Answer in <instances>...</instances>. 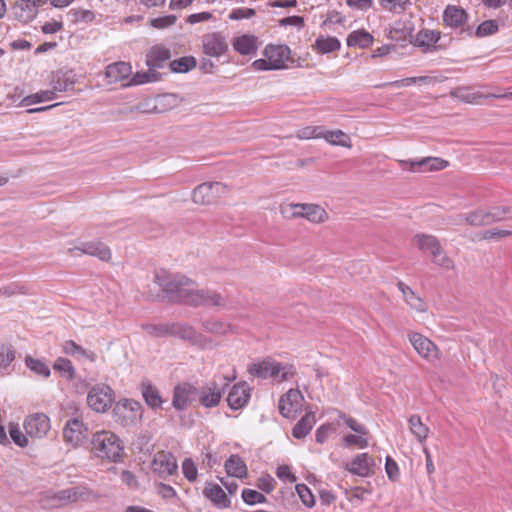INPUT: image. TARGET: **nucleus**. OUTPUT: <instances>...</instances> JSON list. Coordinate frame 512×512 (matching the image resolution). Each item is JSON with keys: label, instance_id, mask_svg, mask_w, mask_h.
I'll return each mask as SVG.
<instances>
[{"label": "nucleus", "instance_id": "nucleus-1", "mask_svg": "<svg viewBox=\"0 0 512 512\" xmlns=\"http://www.w3.org/2000/svg\"><path fill=\"white\" fill-rule=\"evenodd\" d=\"M154 282L160 287L164 298L170 303L189 305L196 282L183 274L161 270L155 274Z\"/></svg>", "mask_w": 512, "mask_h": 512}, {"label": "nucleus", "instance_id": "nucleus-2", "mask_svg": "<svg viewBox=\"0 0 512 512\" xmlns=\"http://www.w3.org/2000/svg\"><path fill=\"white\" fill-rule=\"evenodd\" d=\"M92 451L96 457L117 462L124 453L123 441L111 431H99L91 439Z\"/></svg>", "mask_w": 512, "mask_h": 512}, {"label": "nucleus", "instance_id": "nucleus-3", "mask_svg": "<svg viewBox=\"0 0 512 512\" xmlns=\"http://www.w3.org/2000/svg\"><path fill=\"white\" fill-rule=\"evenodd\" d=\"M236 376H221L214 378L205 386L197 389L199 404L205 408H213L219 405L222 395L230 383L235 380Z\"/></svg>", "mask_w": 512, "mask_h": 512}, {"label": "nucleus", "instance_id": "nucleus-4", "mask_svg": "<svg viewBox=\"0 0 512 512\" xmlns=\"http://www.w3.org/2000/svg\"><path fill=\"white\" fill-rule=\"evenodd\" d=\"M248 371L251 375L257 378H273L278 382L286 381L295 374V369L292 365H283L270 360L255 363L249 367Z\"/></svg>", "mask_w": 512, "mask_h": 512}, {"label": "nucleus", "instance_id": "nucleus-5", "mask_svg": "<svg viewBox=\"0 0 512 512\" xmlns=\"http://www.w3.org/2000/svg\"><path fill=\"white\" fill-rule=\"evenodd\" d=\"M229 191V187L222 182H204L193 189L192 200L198 205H213Z\"/></svg>", "mask_w": 512, "mask_h": 512}, {"label": "nucleus", "instance_id": "nucleus-6", "mask_svg": "<svg viewBox=\"0 0 512 512\" xmlns=\"http://www.w3.org/2000/svg\"><path fill=\"white\" fill-rule=\"evenodd\" d=\"M144 409L140 402L133 399H120L113 408L116 422L124 427L136 425L141 421Z\"/></svg>", "mask_w": 512, "mask_h": 512}, {"label": "nucleus", "instance_id": "nucleus-7", "mask_svg": "<svg viewBox=\"0 0 512 512\" xmlns=\"http://www.w3.org/2000/svg\"><path fill=\"white\" fill-rule=\"evenodd\" d=\"M114 401V390L105 383L95 384L87 394L88 406L97 413H104L109 410Z\"/></svg>", "mask_w": 512, "mask_h": 512}, {"label": "nucleus", "instance_id": "nucleus-8", "mask_svg": "<svg viewBox=\"0 0 512 512\" xmlns=\"http://www.w3.org/2000/svg\"><path fill=\"white\" fill-rule=\"evenodd\" d=\"M97 498V495L85 486H75L60 490L51 497L54 506H64L75 502H88Z\"/></svg>", "mask_w": 512, "mask_h": 512}, {"label": "nucleus", "instance_id": "nucleus-9", "mask_svg": "<svg viewBox=\"0 0 512 512\" xmlns=\"http://www.w3.org/2000/svg\"><path fill=\"white\" fill-rule=\"evenodd\" d=\"M189 305L194 307L205 306L223 309L227 306V297L215 290L197 289L196 286L189 301Z\"/></svg>", "mask_w": 512, "mask_h": 512}, {"label": "nucleus", "instance_id": "nucleus-10", "mask_svg": "<svg viewBox=\"0 0 512 512\" xmlns=\"http://www.w3.org/2000/svg\"><path fill=\"white\" fill-rule=\"evenodd\" d=\"M151 469L160 478L167 479L177 473V460L171 452L158 451L151 462Z\"/></svg>", "mask_w": 512, "mask_h": 512}, {"label": "nucleus", "instance_id": "nucleus-11", "mask_svg": "<svg viewBox=\"0 0 512 512\" xmlns=\"http://www.w3.org/2000/svg\"><path fill=\"white\" fill-rule=\"evenodd\" d=\"M408 338L415 351L423 359L432 362L440 358L438 347L426 336L412 332Z\"/></svg>", "mask_w": 512, "mask_h": 512}, {"label": "nucleus", "instance_id": "nucleus-12", "mask_svg": "<svg viewBox=\"0 0 512 512\" xmlns=\"http://www.w3.org/2000/svg\"><path fill=\"white\" fill-rule=\"evenodd\" d=\"M202 52L210 57L219 58L228 51V42L221 32L208 33L202 36Z\"/></svg>", "mask_w": 512, "mask_h": 512}, {"label": "nucleus", "instance_id": "nucleus-13", "mask_svg": "<svg viewBox=\"0 0 512 512\" xmlns=\"http://www.w3.org/2000/svg\"><path fill=\"white\" fill-rule=\"evenodd\" d=\"M170 336L179 337L190 344L204 349L211 343L204 335L198 333L192 326L182 323H172Z\"/></svg>", "mask_w": 512, "mask_h": 512}, {"label": "nucleus", "instance_id": "nucleus-14", "mask_svg": "<svg viewBox=\"0 0 512 512\" xmlns=\"http://www.w3.org/2000/svg\"><path fill=\"white\" fill-rule=\"evenodd\" d=\"M50 428V418L44 413L31 414L24 421V429L30 437L42 438Z\"/></svg>", "mask_w": 512, "mask_h": 512}, {"label": "nucleus", "instance_id": "nucleus-15", "mask_svg": "<svg viewBox=\"0 0 512 512\" xmlns=\"http://www.w3.org/2000/svg\"><path fill=\"white\" fill-rule=\"evenodd\" d=\"M88 436V428L78 418L69 419L63 429V438L66 443L77 447L83 443Z\"/></svg>", "mask_w": 512, "mask_h": 512}, {"label": "nucleus", "instance_id": "nucleus-16", "mask_svg": "<svg viewBox=\"0 0 512 512\" xmlns=\"http://www.w3.org/2000/svg\"><path fill=\"white\" fill-rule=\"evenodd\" d=\"M450 95L459 99L462 102L468 104H476L479 103V100L482 98H497V99H510L512 98V92H507L504 94H482L478 91H473L470 87H457L450 91Z\"/></svg>", "mask_w": 512, "mask_h": 512}, {"label": "nucleus", "instance_id": "nucleus-17", "mask_svg": "<svg viewBox=\"0 0 512 512\" xmlns=\"http://www.w3.org/2000/svg\"><path fill=\"white\" fill-rule=\"evenodd\" d=\"M304 397L298 389H290L279 400V412L285 418H292L301 408Z\"/></svg>", "mask_w": 512, "mask_h": 512}, {"label": "nucleus", "instance_id": "nucleus-18", "mask_svg": "<svg viewBox=\"0 0 512 512\" xmlns=\"http://www.w3.org/2000/svg\"><path fill=\"white\" fill-rule=\"evenodd\" d=\"M399 164L403 169L409 165L410 171H439L448 166V162L438 157H424L418 160H400Z\"/></svg>", "mask_w": 512, "mask_h": 512}, {"label": "nucleus", "instance_id": "nucleus-19", "mask_svg": "<svg viewBox=\"0 0 512 512\" xmlns=\"http://www.w3.org/2000/svg\"><path fill=\"white\" fill-rule=\"evenodd\" d=\"M74 251H79L81 254L97 257L102 261H109L112 255L109 247L101 241L83 242L79 246L68 249V253L70 254Z\"/></svg>", "mask_w": 512, "mask_h": 512}, {"label": "nucleus", "instance_id": "nucleus-20", "mask_svg": "<svg viewBox=\"0 0 512 512\" xmlns=\"http://www.w3.org/2000/svg\"><path fill=\"white\" fill-rule=\"evenodd\" d=\"M250 387L246 382H238L232 386L227 396L228 406L232 410L243 408L250 399Z\"/></svg>", "mask_w": 512, "mask_h": 512}, {"label": "nucleus", "instance_id": "nucleus-21", "mask_svg": "<svg viewBox=\"0 0 512 512\" xmlns=\"http://www.w3.org/2000/svg\"><path fill=\"white\" fill-rule=\"evenodd\" d=\"M270 61L272 68L280 70L285 68V62L289 59L290 49L286 45H267L263 52Z\"/></svg>", "mask_w": 512, "mask_h": 512}, {"label": "nucleus", "instance_id": "nucleus-22", "mask_svg": "<svg viewBox=\"0 0 512 512\" xmlns=\"http://www.w3.org/2000/svg\"><path fill=\"white\" fill-rule=\"evenodd\" d=\"M293 209H302L304 212H293V217H302L314 223L324 222L327 218V212L317 204H292Z\"/></svg>", "mask_w": 512, "mask_h": 512}, {"label": "nucleus", "instance_id": "nucleus-23", "mask_svg": "<svg viewBox=\"0 0 512 512\" xmlns=\"http://www.w3.org/2000/svg\"><path fill=\"white\" fill-rule=\"evenodd\" d=\"M197 388L189 383L177 385L174 388L172 405L178 410H184L191 402L192 397L196 396Z\"/></svg>", "mask_w": 512, "mask_h": 512}, {"label": "nucleus", "instance_id": "nucleus-24", "mask_svg": "<svg viewBox=\"0 0 512 512\" xmlns=\"http://www.w3.org/2000/svg\"><path fill=\"white\" fill-rule=\"evenodd\" d=\"M373 465L374 460L368 453H361L356 455L350 463H347L345 469L360 477H367L371 474V467Z\"/></svg>", "mask_w": 512, "mask_h": 512}, {"label": "nucleus", "instance_id": "nucleus-25", "mask_svg": "<svg viewBox=\"0 0 512 512\" xmlns=\"http://www.w3.org/2000/svg\"><path fill=\"white\" fill-rule=\"evenodd\" d=\"M171 58V51L164 45L158 44L152 46L146 54V64L149 68L155 70L162 68Z\"/></svg>", "mask_w": 512, "mask_h": 512}, {"label": "nucleus", "instance_id": "nucleus-26", "mask_svg": "<svg viewBox=\"0 0 512 512\" xmlns=\"http://www.w3.org/2000/svg\"><path fill=\"white\" fill-rule=\"evenodd\" d=\"M441 38V32L436 30L422 29L414 40V45L422 49L423 52H430L436 49V43Z\"/></svg>", "mask_w": 512, "mask_h": 512}, {"label": "nucleus", "instance_id": "nucleus-27", "mask_svg": "<svg viewBox=\"0 0 512 512\" xmlns=\"http://www.w3.org/2000/svg\"><path fill=\"white\" fill-rule=\"evenodd\" d=\"M203 495L218 508H228L231 505L230 499L217 484L207 483L203 489Z\"/></svg>", "mask_w": 512, "mask_h": 512}, {"label": "nucleus", "instance_id": "nucleus-28", "mask_svg": "<svg viewBox=\"0 0 512 512\" xmlns=\"http://www.w3.org/2000/svg\"><path fill=\"white\" fill-rule=\"evenodd\" d=\"M74 76L72 71H56L51 78V91H54L56 95V92H64L73 89L75 85Z\"/></svg>", "mask_w": 512, "mask_h": 512}, {"label": "nucleus", "instance_id": "nucleus-29", "mask_svg": "<svg viewBox=\"0 0 512 512\" xmlns=\"http://www.w3.org/2000/svg\"><path fill=\"white\" fill-rule=\"evenodd\" d=\"M131 66L126 62H115L109 64L105 70V77L108 83H117L129 77L131 74Z\"/></svg>", "mask_w": 512, "mask_h": 512}, {"label": "nucleus", "instance_id": "nucleus-30", "mask_svg": "<svg viewBox=\"0 0 512 512\" xmlns=\"http://www.w3.org/2000/svg\"><path fill=\"white\" fill-rule=\"evenodd\" d=\"M11 11L15 19L23 23H28L36 17L38 8L29 2L18 0L12 6Z\"/></svg>", "mask_w": 512, "mask_h": 512}, {"label": "nucleus", "instance_id": "nucleus-31", "mask_svg": "<svg viewBox=\"0 0 512 512\" xmlns=\"http://www.w3.org/2000/svg\"><path fill=\"white\" fill-rule=\"evenodd\" d=\"M443 22L446 26L452 27V28H458L462 26L466 19H467V13L466 11L461 8L454 5H448L444 12H443Z\"/></svg>", "mask_w": 512, "mask_h": 512}, {"label": "nucleus", "instance_id": "nucleus-32", "mask_svg": "<svg viewBox=\"0 0 512 512\" xmlns=\"http://www.w3.org/2000/svg\"><path fill=\"white\" fill-rule=\"evenodd\" d=\"M141 393L149 408L156 410L162 407L163 400L160 392L150 382H142Z\"/></svg>", "mask_w": 512, "mask_h": 512}, {"label": "nucleus", "instance_id": "nucleus-33", "mask_svg": "<svg viewBox=\"0 0 512 512\" xmlns=\"http://www.w3.org/2000/svg\"><path fill=\"white\" fill-rule=\"evenodd\" d=\"M225 470L229 476L243 478L247 476V466L242 458L237 455H231L225 462Z\"/></svg>", "mask_w": 512, "mask_h": 512}, {"label": "nucleus", "instance_id": "nucleus-34", "mask_svg": "<svg viewBox=\"0 0 512 512\" xmlns=\"http://www.w3.org/2000/svg\"><path fill=\"white\" fill-rule=\"evenodd\" d=\"M402 292L405 302L414 310L423 312L426 310L424 301L405 283L399 281L397 284Z\"/></svg>", "mask_w": 512, "mask_h": 512}, {"label": "nucleus", "instance_id": "nucleus-35", "mask_svg": "<svg viewBox=\"0 0 512 512\" xmlns=\"http://www.w3.org/2000/svg\"><path fill=\"white\" fill-rule=\"evenodd\" d=\"M233 48L241 55H249L257 49L256 38L251 35L236 37L232 43Z\"/></svg>", "mask_w": 512, "mask_h": 512}, {"label": "nucleus", "instance_id": "nucleus-36", "mask_svg": "<svg viewBox=\"0 0 512 512\" xmlns=\"http://www.w3.org/2000/svg\"><path fill=\"white\" fill-rule=\"evenodd\" d=\"M321 138H324L331 145L351 147L350 137L342 130H325L323 128Z\"/></svg>", "mask_w": 512, "mask_h": 512}, {"label": "nucleus", "instance_id": "nucleus-37", "mask_svg": "<svg viewBox=\"0 0 512 512\" xmlns=\"http://www.w3.org/2000/svg\"><path fill=\"white\" fill-rule=\"evenodd\" d=\"M315 423V417L313 414H305L293 427L292 435L296 439L305 438L311 431Z\"/></svg>", "mask_w": 512, "mask_h": 512}, {"label": "nucleus", "instance_id": "nucleus-38", "mask_svg": "<svg viewBox=\"0 0 512 512\" xmlns=\"http://www.w3.org/2000/svg\"><path fill=\"white\" fill-rule=\"evenodd\" d=\"M373 36L365 30L351 32L347 37L349 47L368 48L373 43Z\"/></svg>", "mask_w": 512, "mask_h": 512}, {"label": "nucleus", "instance_id": "nucleus-39", "mask_svg": "<svg viewBox=\"0 0 512 512\" xmlns=\"http://www.w3.org/2000/svg\"><path fill=\"white\" fill-rule=\"evenodd\" d=\"M63 351L67 355H79L83 358L88 359L90 362L96 361V354L93 351L84 349L82 346L78 345L73 340H68L64 342Z\"/></svg>", "mask_w": 512, "mask_h": 512}, {"label": "nucleus", "instance_id": "nucleus-40", "mask_svg": "<svg viewBox=\"0 0 512 512\" xmlns=\"http://www.w3.org/2000/svg\"><path fill=\"white\" fill-rule=\"evenodd\" d=\"M380 6L395 15H402L412 5L411 0H378Z\"/></svg>", "mask_w": 512, "mask_h": 512}, {"label": "nucleus", "instance_id": "nucleus-41", "mask_svg": "<svg viewBox=\"0 0 512 512\" xmlns=\"http://www.w3.org/2000/svg\"><path fill=\"white\" fill-rule=\"evenodd\" d=\"M314 47L321 54H327L340 49V41L336 37L319 36L314 44Z\"/></svg>", "mask_w": 512, "mask_h": 512}, {"label": "nucleus", "instance_id": "nucleus-42", "mask_svg": "<svg viewBox=\"0 0 512 512\" xmlns=\"http://www.w3.org/2000/svg\"><path fill=\"white\" fill-rule=\"evenodd\" d=\"M488 210L477 209L475 211L469 212L465 216V222L471 226L479 227V226H487L491 225L489 218Z\"/></svg>", "mask_w": 512, "mask_h": 512}, {"label": "nucleus", "instance_id": "nucleus-43", "mask_svg": "<svg viewBox=\"0 0 512 512\" xmlns=\"http://www.w3.org/2000/svg\"><path fill=\"white\" fill-rule=\"evenodd\" d=\"M197 65L196 58L193 56H184L170 62V69L175 73H186Z\"/></svg>", "mask_w": 512, "mask_h": 512}, {"label": "nucleus", "instance_id": "nucleus-44", "mask_svg": "<svg viewBox=\"0 0 512 512\" xmlns=\"http://www.w3.org/2000/svg\"><path fill=\"white\" fill-rule=\"evenodd\" d=\"M413 240L420 250L428 252L437 251L440 243L435 236L427 234H417Z\"/></svg>", "mask_w": 512, "mask_h": 512}, {"label": "nucleus", "instance_id": "nucleus-45", "mask_svg": "<svg viewBox=\"0 0 512 512\" xmlns=\"http://www.w3.org/2000/svg\"><path fill=\"white\" fill-rule=\"evenodd\" d=\"M410 431L420 442L425 441L428 436L429 428L422 423L420 416L412 415L409 418Z\"/></svg>", "mask_w": 512, "mask_h": 512}, {"label": "nucleus", "instance_id": "nucleus-46", "mask_svg": "<svg viewBox=\"0 0 512 512\" xmlns=\"http://www.w3.org/2000/svg\"><path fill=\"white\" fill-rule=\"evenodd\" d=\"M141 328L146 331L150 336L156 338H163L170 336L171 324H149L141 325Z\"/></svg>", "mask_w": 512, "mask_h": 512}, {"label": "nucleus", "instance_id": "nucleus-47", "mask_svg": "<svg viewBox=\"0 0 512 512\" xmlns=\"http://www.w3.org/2000/svg\"><path fill=\"white\" fill-rule=\"evenodd\" d=\"M72 23H90L95 19V14L91 10L82 8H73L68 12Z\"/></svg>", "mask_w": 512, "mask_h": 512}, {"label": "nucleus", "instance_id": "nucleus-48", "mask_svg": "<svg viewBox=\"0 0 512 512\" xmlns=\"http://www.w3.org/2000/svg\"><path fill=\"white\" fill-rule=\"evenodd\" d=\"M202 326L207 332L216 335H225L231 331V325L220 320H207Z\"/></svg>", "mask_w": 512, "mask_h": 512}, {"label": "nucleus", "instance_id": "nucleus-49", "mask_svg": "<svg viewBox=\"0 0 512 512\" xmlns=\"http://www.w3.org/2000/svg\"><path fill=\"white\" fill-rule=\"evenodd\" d=\"M159 76L160 74L158 72L152 68H149L146 72H137L135 75H133L128 85H141L148 82L157 81Z\"/></svg>", "mask_w": 512, "mask_h": 512}, {"label": "nucleus", "instance_id": "nucleus-50", "mask_svg": "<svg viewBox=\"0 0 512 512\" xmlns=\"http://www.w3.org/2000/svg\"><path fill=\"white\" fill-rule=\"evenodd\" d=\"M15 359V350L10 344L0 345V372L7 370L9 365Z\"/></svg>", "mask_w": 512, "mask_h": 512}, {"label": "nucleus", "instance_id": "nucleus-51", "mask_svg": "<svg viewBox=\"0 0 512 512\" xmlns=\"http://www.w3.org/2000/svg\"><path fill=\"white\" fill-rule=\"evenodd\" d=\"M488 213L490 216L489 218H491V224L512 219V207L510 206L494 207L491 210H488Z\"/></svg>", "mask_w": 512, "mask_h": 512}, {"label": "nucleus", "instance_id": "nucleus-52", "mask_svg": "<svg viewBox=\"0 0 512 512\" xmlns=\"http://www.w3.org/2000/svg\"><path fill=\"white\" fill-rule=\"evenodd\" d=\"M26 366L34 373L48 377L50 375V369L43 361L34 359L31 356H27L25 359Z\"/></svg>", "mask_w": 512, "mask_h": 512}, {"label": "nucleus", "instance_id": "nucleus-53", "mask_svg": "<svg viewBox=\"0 0 512 512\" xmlns=\"http://www.w3.org/2000/svg\"><path fill=\"white\" fill-rule=\"evenodd\" d=\"M53 99H55L54 91L45 90L26 96L23 99V103L29 106L40 102L51 101Z\"/></svg>", "mask_w": 512, "mask_h": 512}, {"label": "nucleus", "instance_id": "nucleus-54", "mask_svg": "<svg viewBox=\"0 0 512 512\" xmlns=\"http://www.w3.org/2000/svg\"><path fill=\"white\" fill-rule=\"evenodd\" d=\"M53 368L62 373V375L67 379H73L74 377L75 369L69 359L61 357L58 358L55 361Z\"/></svg>", "mask_w": 512, "mask_h": 512}, {"label": "nucleus", "instance_id": "nucleus-55", "mask_svg": "<svg viewBox=\"0 0 512 512\" xmlns=\"http://www.w3.org/2000/svg\"><path fill=\"white\" fill-rule=\"evenodd\" d=\"M242 499L247 505L261 504L267 501L262 493L253 489H243Z\"/></svg>", "mask_w": 512, "mask_h": 512}, {"label": "nucleus", "instance_id": "nucleus-56", "mask_svg": "<svg viewBox=\"0 0 512 512\" xmlns=\"http://www.w3.org/2000/svg\"><path fill=\"white\" fill-rule=\"evenodd\" d=\"M498 22L496 20H486L482 22L476 29L477 37H485L493 35L498 31Z\"/></svg>", "mask_w": 512, "mask_h": 512}, {"label": "nucleus", "instance_id": "nucleus-57", "mask_svg": "<svg viewBox=\"0 0 512 512\" xmlns=\"http://www.w3.org/2000/svg\"><path fill=\"white\" fill-rule=\"evenodd\" d=\"M322 129L323 127L321 126H307L299 129L296 133V137L301 140L321 138Z\"/></svg>", "mask_w": 512, "mask_h": 512}, {"label": "nucleus", "instance_id": "nucleus-58", "mask_svg": "<svg viewBox=\"0 0 512 512\" xmlns=\"http://www.w3.org/2000/svg\"><path fill=\"white\" fill-rule=\"evenodd\" d=\"M296 491H297L302 503L306 507L311 508L315 505L314 495L312 494V492L308 488V486H306L305 484H297Z\"/></svg>", "mask_w": 512, "mask_h": 512}, {"label": "nucleus", "instance_id": "nucleus-59", "mask_svg": "<svg viewBox=\"0 0 512 512\" xmlns=\"http://www.w3.org/2000/svg\"><path fill=\"white\" fill-rule=\"evenodd\" d=\"M182 473L189 482L196 481L198 470L192 459H184V461L182 462Z\"/></svg>", "mask_w": 512, "mask_h": 512}, {"label": "nucleus", "instance_id": "nucleus-60", "mask_svg": "<svg viewBox=\"0 0 512 512\" xmlns=\"http://www.w3.org/2000/svg\"><path fill=\"white\" fill-rule=\"evenodd\" d=\"M9 434L13 442L19 447H26L28 445V439L26 435L22 433L18 425L11 424L9 427Z\"/></svg>", "mask_w": 512, "mask_h": 512}, {"label": "nucleus", "instance_id": "nucleus-61", "mask_svg": "<svg viewBox=\"0 0 512 512\" xmlns=\"http://www.w3.org/2000/svg\"><path fill=\"white\" fill-rule=\"evenodd\" d=\"M177 17L175 15H166L150 20V25L156 29H164L175 24Z\"/></svg>", "mask_w": 512, "mask_h": 512}, {"label": "nucleus", "instance_id": "nucleus-62", "mask_svg": "<svg viewBox=\"0 0 512 512\" xmlns=\"http://www.w3.org/2000/svg\"><path fill=\"white\" fill-rule=\"evenodd\" d=\"M512 235L511 230H505L500 228H493L486 230L482 233V239L491 240V239H502Z\"/></svg>", "mask_w": 512, "mask_h": 512}, {"label": "nucleus", "instance_id": "nucleus-63", "mask_svg": "<svg viewBox=\"0 0 512 512\" xmlns=\"http://www.w3.org/2000/svg\"><path fill=\"white\" fill-rule=\"evenodd\" d=\"M344 444L346 446H358L359 448H366L368 447V440L363 437V435H354V434H348L343 438Z\"/></svg>", "mask_w": 512, "mask_h": 512}, {"label": "nucleus", "instance_id": "nucleus-64", "mask_svg": "<svg viewBox=\"0 0 512 512\" xmlns=\"http://www.w3.org/2000/svg\"><path fill=\"white\" fill-rule=\"evenodd\" d=\"M156 490H157L158 495L161 496L165 500L177 497L176 490L168 484H165L162 482L157 483Z\"/></svg>", "mask_w": 512, "mask_h": 512}]
</instances>
